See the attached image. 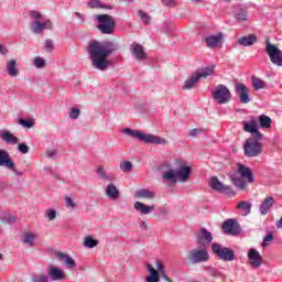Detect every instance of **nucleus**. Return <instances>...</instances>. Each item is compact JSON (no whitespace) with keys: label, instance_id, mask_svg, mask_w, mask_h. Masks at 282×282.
<instances>
[{"label":"nucleus","instance_id":"55","mask_svg":"<svg viewBox=\"0 0 282 282\" xmlns=\"http://www.w3.org/2000/svg\"><path fill=\"white\" fill-rule=\"evenodd\" d=\"M79 116H80V109L72 108V119L73 120H78Z\"/></svg>","mask_w":282,"mask_h":282},{"label":"nucleus","instance_id":"33","mask_svg":"<svg viewBox=\"0 0 282 282\" xmlns=\"http://www.w3.org/2000/svg\"><path fill=\"white\" fill-rule=\"evenodd\" d=\"M251 85L254 89V91H259L260 89H265V80L259 78V77H254L252 76L251 77Z\"/></svg>","mask_w":282,"mask_h":282},{"label":"nucleus","instance_id":"36","mask_svg":"<svg viewBox=\"0 0 282 282\" xmlns=\"http://www.w3.org/2000/svg\"><path fill=\"white\" fill-rule=\"evenodd\" d=\"M98 243H99L98 240L94 239V237L91 236H86L84 238V248H88V249L96 248Z\"/></svg>","mask_w":282,"mask_h":282},{"label":"nucleus","instance_id":"23","mask_svg":"<svg viewBox=\"0 0 282 282\" xmlns=\"http://www.w3.org/2000/svg\"><path fill=\"white\" fill-rule=\"evenodd\" d=\"M145 268L150 273V275L145 278V282H160V272H158L151 263L145 264Z\"/></svg>","mask_w":282,"mask_h":282},{"label":"nucleus","instance_id":"6","mask_svg":"<svg viewBox=\"0 0 282 282\" xmlns=\"http://www.w3.org/2000/svg\"><path fill=\"white\" fill-rule=\"evenodd\" d=\"M212 98L218 102V105H228V102L232 100V93H230L228 86L219 84L212 91Z\"/></svg>","mask_w":282,"mask_h":282},{"label":"nucleus","instance_id":"52","mask_svg":"<svg viewBox=\"0 0 282 282\" xmlns=\"http://www.w3.org/2000/svg\"><path fill=\"white\" fill-rule=\"evenodd\" d=\"M204 133V130L202 128H195L189 131L191 138H197V135H202Z\"/></svg>","mask_w":282,"mask_h":282},{"label":"nucleus","instance_id":"43","mask_svg":"<svg viewBox=\"0 0 282 282\" xmlns=\"http://www.w3.org/2000/svg\"><path fill=\"white\" fill-rule=\"evenodd\" d=\"M88 8L102 9V8H108V7L102 4V2L100 0H90L88 2ZM108 9L111 10V7H109Z\"/></svg>","mask_w":282,"mask_h":282},{"label":"nucleus","instance_id":"31","mask_svg":"<svg viewBox=\"0 0 282 282\" xmlns=\"http://www.w3.org/2000/svg\"><path fill=\"white\" fill-rule=\"evenodd\" d=\"M137 197H139V199H154L155 193L151 192L150 189L142 188L137 191Z\"/></svg>","mask_w":282,"mask_h":282},{"label":"nucleus","instance_id":"63","mask_svg":"<svg viewBox=\"0 0 282 282\" xmlns=\"http://www.w3.org/2000/svg\"><path fill=\"white\" fill-rule=\"evenodd\" d=\"M140 228H142L143 230H147V223L145 221H141Z\"/></svg>","mask_w":282,"mask_h":282},{"label":"nucleus","instance_id":"48","mask_svg":"<svg viewBox=\"0 0 282 282\" xmlns=\"http://www.w3.org/2000/svg\"><path fill=\"white\" fill-rule=\"evenodd\" d=\"M19 124H21L22 127H25L26 129H32L34 127V121L25 120V119H19Z\"/></svg>","mask_w":282,"mask_h":282},{"label":"nucleus","instance_id":"46","mask_svg":"<svg viewBox=\"0 0 282 282\" xmlns=\"http://www.w3.org/2000/svg\"><path fill=\"white\" fill-rule=\"evenodd\" d=\"M31 282H50V276L47 274H40L37 276H32Z\"/></svg>","mask_w":282,"mask_h":282},{"label":"nucleus","instance_id":"41","mask_svg":"<svg viewBox=\"0 0 282 282\" xmlns=\"http://www.w3.org/2000/svg\"><path fill=\"white\" fill-rule=\"evenodd\" d=\"M0 220L2 224H14V221H17V217L12 216L11 214H4L0 216Z\"/></svg>","mask_w":282,"mask_h":282},{"label":"nucleus","instance_id":"57","mask_svg":"<svg viewBox=\"0 0 282 282\" xmlns=\"http://www.w3.org/2000/svg\"><path fill=\"white\" fill-rule=\"evenodd\" d=\"M57 153L56 150H47L46 151V158H48V160H54V158H56Z\"/></svg>","mask_w":282,"mask_h":282},{"label":"nucleus","instance_id":"39","mask_svg":"<svg viewBox=\"0 0 282 282\" xmlns=\"http://www.w3.org/2000/svg\"><path fill=\"white\" fill-rule=\"evenodd\" d=\"M9 158L10 154H8V152L0 150V166H10Z\"/></svg>","mask_w":282,"mask_h":282},{"label":"nucleus","instance_id":"51","mask_svg":"<svg viewBox=\"0 0 282 282\" xmlns=\"http://www.w3.org/2000/svg\"><path fill=\"white\" fill-rule=\"evenodd\" d=\"M45 217H47V219L50 221H53V219H56V210L55 209H47L45 213Z\"/></svg>","mask_w":282,"mask_h":282},{"label":"nucleus","instance_id":"24","mask_svg":"<svg viewBox=\"0 0 282 282\" xmlns=\"http://www.w3.org/2000/svg\"><path fill=\"white\" fill-rule=\"evenodd\" d=\"M272 206H274V198L272 196H269L260 205V214L268 215V213H270V209L272 208Z\"/></svg>","mask_w":282,"mask_h":282},{"label":"nucleus","instance_id":"13","mask_svg":"<svg viewBox=\"0 0 282 282\" xmlns=\"http://www.w3.org/2000/svg\"><path fill=\"white\" fill-rule=\"evenodd\" d=\"M257 127H259V120L257 119H251L243 123L246 133H251L252 138H257V140H263V134L259 132Z\"/></svg>","mask_w":282,"mask_h":282},{"label":"nucleus","instance_id":"38","mask_svg":"<svg viewBox=\"0 0 282 282\" xmlns=\"http://www.w3.org/2000/svg\"><path fill=\"white\" fill-rule=\"evenodd\" d=\"M96 173L100 177V180H106L107 182H111V180H113V176H111L110 174H107V171H105L102 166H99L96 170Z\"/></svg>","mask_w":282,"mask_h":282},{"label":"nucleus","instance_id":"37","mask_svg":"<svg viewBox=\"0 0 282 282\" xmlns=\"http://www.w3.org/2000/svg\"><path fill=\"white\" fill-rule=\"evenodd\" d=\"M236 21L243 22L248 21V10L246 9H238L235 14Z\"/></svg>","mask_w":282,"mask_h":282},{"label":"nucleus","instance_id":"50","mask_svg":"<svg viewBox=\"0 0 282 282\" xmlns=\"http://www.w3.org/2000/svg\"><path fill=\"white\" fill-rule=\"evenodd\" d=\"M44 50H46V52H52V50H54V41L50 39L45 40Z\"/></svg>","mask_w":282,"mask_h":282},{"label":"nucleus","instance_id":"30","mask_svg":"<svg viewBox=\"0 0 282 282\" xmlns=\"http://www.w3.org/2000/svg\"><path fill=\"white\" fill-rule=\"evenodd\" d=\"M48 276L52 281H62V279H65V273L58 268H51L48 270Z\"/></svg>","mask_w":282,"mask_h":282},{"label":"nucleus","instance_id":"22","mask_svg":"<svg viewBox=\"0 0 282 282\" xmlns=\"http://www.w3.org/2000/svg\"><path fill=\"white\" fill-rule=\"evenodd\" d=\"M0 138L1 140H3V142H6L7 144H19V138L15 137L14 134H12L10 131L8 130H2L0 132Z\"/></svg>","mask_w":282,"mask_h":282},{"label":"nucleus","instance_id":"53","mask_svg":"<svg viewBox=\"0 0 282 282\" xmlns=\"http://www.w3.org/2000/svg\"><path fill=\"white\" fill-rule=\"evenodd\" d=\"M18 151H20V153H23V154L30 153V147H28V144L25 143H20L18 145Z\"/></svg>","mask_w":282,"mask_h":282},{"label":"nucleus","instance_id":"16","mask_svg":"<svg viewBox=\"0 0 282 282\" xmlns=\"http://www.w3.org/2000/svg\"><path fill=\"white\" fill-rule=\"evenodd\" d=\"M209 187L212 191H217V193H230L232 191L230 186L221 183L217 176H213L209 180Z\"/></svg>","mask_w":282,"mask_h":282},{"label":"nucleus","instance_id":"4","mask_svg":"<svg viewBox=\"0 0 282 282\" xmlns=\"http://www.w3.org/2000/svg\"><path fill=\"white\" fill-rule=\"evenodd\" d=\"M122 133H124V135H129L130 138H134V140L144 142L145 144H169V141H166L164 138L158 137L155 134H147L131 128L123 129Z\"/></svg>","mask_w":282,"mask_h":282},{"label":"nucleus","instance_id":"47","mask_svg":"<svg viewBox=\"0 0 282 282\" xmlns=\"http://www.w3.org/2000/svg\"><path fill=\"white\" fill-rule=\"evenodd\" d=\"M204 270L207 274H210V276H219V271L213 265L204 267Z\"/></svg>","mask_w":282,"mask_h":282},{"label":"nucleus","instance_id":"28","mask_svg":"<svg viewBox=\"0 0 282 282\" xmlns=\"http://www.w3.org/2000/svg\"><path fill=\"white\" fill-rule=\"evenodd\" d=\"M7 73L11 78L19 76V68H17V59H10L7 62Z\"/></svg>","mask_w":282,"mask_h":282},{"label":"nucleus","instance_id":"2","mask_svg":"<svg viewBox=\"0 0 282 282\" xmlns=\"http://www.w3.org/2000/svg\"><path fill=\"white\" fill-rule=\"evenodd\" d=\"M193 173V167L185 162L178 164V169L175 171L173 169L167 170L163 173V180L170 182L171 184L188 182L191 180V174Z\"/></svg>","mask_w":282,"mask_h":282},{"label":"nucleus","instance_id":"64","mask_svg":"<svg viewBox=\"0 0 282 282\" xmlns=\"http://www.w3.org/2000/svg\"><path fill=\"white\" fill-rule=\"evenodd\" d=\"M76 265V261L72 260V268Z\"/></svg>","mask_w":282,"mask_h":282},{"label":"nucleus","instance_id":"29","mask_svg":"<svg viewBox=\"0 0 282 282\" xmlns=\"http://www.w3.org/2000/svg\"><path fill=\"white\" fill-rule=\"evenodd\" d=\"M54 257L59 263H66L68 268H72V258L68 254L55 251Z\"/></svg>","mask_w":282,"mask_h":282},{"label":"nucleus","instance_id":"60","mask_svg":"<svg viewBox=\"0 0 282 282\" xmlns=\"http://www.w3.org/2000/svg\"><path fill=\"white\" fill-rule=\"evenodd\" d=\"M66 206L67 208H72V197L69 196L66 197Z\"/></svg>","mask_w":282,"mask_h":282},{"label":"nucleus","instance_id":"58","mask_svg":"<svg viewBox=\"0 0 282 282\" xmlns=\"http://www.w3.org/2000/svg\"><path fill=\"white\" fill-rule=\"evenodd\" d=\"M272 239H274V236H273L272 234L267 235V236L263 238L262 246H263V247L268 246L267 241H272Z\"/></svg>","mask_w":282,"mask_h":282},{"label":"nucleus","instance_id":"34","mask_svg":"<svg viewBox=\"0 0 282 282\" xmlns=\"http://www.w3.org/2000/svg\"><path fill=\"white\" fill-rule=\"evenodd\" d=\"M36 234L34 232H24L22 236V241L25 246H34V241H36Z\"/></svg>","mask_w":282,"mask_h":282},{"label":"nucleus","instance_id":"42","mask_svg":"<svg viewBox=\"0 0 282 282\" xmlns=\"http://www.w3.org/2000/svg\"><path fill=\"white\" fill-rule=\"evenodd\" d=\"M119 169L120 171H122V173H129L130 171L133 170V164H131V162L129 161H123L120 163Z\"/></svg>","mask_w":282,"mask_h":282},{"label":"nucleus","instance_id":"21","mask_svg":"<svg viewBox=\"0 0 282 282\" xmlns=\"http://www.w3.org/2000/svg\"><path fill=\"white\" fill-rule=\"evenodd\" d=\"M105 195L108 199H119L120 198V189L113 183H109L105 189Z\"/></svg>","mask_w":282,"mask_h":282},{"label":"nucleus","instance_id":"27","mask_svg":"<svg viewBox=\"0 0 282 282\" xmlns=\"http://www.w3.org/2000/svg\"><path fill=\"white\" fill-rule=\"evenodd\" d=\"M195 74L202 78H208V76H213L215 74V66H205L203 68H199L195 72Z\"/></svg>","mask_w":282,"mask_h":282},{"label":"nucleus","instance_id":"7","mask_svg":"<svg viewBox=\"0 0 282 282\" xmlns=\"http://www.w3.org/2000/svg\"><path fill=\"white\" fill-rule=\"evenodd\" d=\"M96 21H98L97 30H99L101 34H113V30L116 29L113 17L109 14H99L96 15Z\"/></svg>","mask_w":282,"mask_h":282},{"label":"nucleus","instance_id":"32","mask_svg":"<svg viewBox=\"0 0 282 282\" xmlns=\"http://www.w3.org/2000/svg\"><path fill=\"white\" fill-rule=\"evenodd\" d=\"M237 208L238 210H242L245 216H248L252 213V203L242 200L237 205Z\"/></svg>","mask_w":282,"mask_h":282},{"label":"nucleus","instance_id":"8","mask_svg":"<svg viewBox=\"0 0 282 282\" xmlns=\"http://www.w3.org/2000/svg\"><path fill=\"white\" fill-rule=\"evenodd\" d=\"M265 53L273 65H276V67H282V51L279 48V46L272 44L270 40L265 41Z\"/></svg>","mask_w":282,"mask_h":282},{"label":"nucleus","instance_id":"15","mask_svg":"<svg viewBox=\"0 0 282 282\" xmlns=\"http://www.w3.org/2000/svg\"><path fill=\"white\" fill-rule=\"evenodd\" d=\"M235 89L240 98V102L248 105V102H250V88H248L246 84L239 83L236 84Z\"/></svg>","mask_w":282,"mask_h":282},{"label":"nucleus","instance_id":"59","mask_svg":"<svg viewBox=\"0 0 282 282\" xmlns=\"http://www.w3.org/2000/svg\"><path fill=\"white\" fill-rule=\"evenodd\" d=\"M0 54H2V56L8 54V47H6L3 44H0Z\"/></svg>","mask_w":282,"mask_h":282},{"label":"nucleus","instance_id":"61","mask_svg":"<svg viewBox=\"0 0 282 282\" xmlns=\"http://www.w3.org/2000/svg\"><path fill=\"white\" fill-rule=\"evenodd\" d=\"M164 6H171L174 0H161Z\"/></svg>","mask_w":282,"mask_h":282},{"label":"nucleus","instance_id":"56","mask_svg":"<svg viewBox=\"0 0 282 282\" xmlns=\"http://www.w3.org/2000/svg\"><path fill=\"white\" fill-rule=\"evenodd\" d=\"M75 19H77L78 25H80V23H85V17L80 12H75Z\"/></svg>","mask_w":282,"mask_h":282},{"label":"nucleus","instance_id":"49","mask_svg":"<svg viewBox=\"0 0 282 282\" xmlns=\"http://www.w3.org/2000/svg\"><path fill=\"white\" fill-rule=\"evenodd\" d=\"M29 17L33 19V21H41L43 19V15H41L39 11H30Z\"/></svg>","mask_w":282,"mask_h":282},{"label":"nucleus","instance_id":"18","mask_svg":"<svg viewBox=\"0 0 282 282\" xmlns=\"http://www.w3.org/2000/svg\"><path fill=\"white\" fill-rule=\"evenodd\" d=\"M248 259L252 268H261V264L263 263V258L261 257V253L257 251V249L249 250Z\"/></svg>","mask_w":282,"mask_h":282},{"label":"nucleus","instance_id":"54","mask_svg":"<svg viewBox=\"0 0 282 282\" xmlns=\"http://www.w3.org/2000/svg\"><path fill=\"white\" fill-rule=\"evenodd\" d=\"M155 263H156V272H159V274L166 272L164 264H162V262L160 260H158Z\"/></svg>","mask_w":282,"mask_h":282},{"label":"nucleus","instance_id":"25","mask_svg":"<svg viewBox=\"0 0 282 282\" xmlns=\"http://www.w3.org/2000/svg\"><path fill=\"white\" fill-rule=\"evenodd\" d=\"M199 77L197 73L192 74L184 83L183 89H195L197 87V83H199Z\"/></svg>","mask_w":282,"mask_h":282},{"label":"nucleus","instance_id":"40","mask_svg":"<svg viewBox=\"0 0 282 282\" xmlns=\"http://www.w3.org/2000/svg\"><path fill=\"white\" fill-rule=\"evenodd\" d=\"M7 160H8V162H10V165H4L6 169H8L9 171H12V173H14V175H23V172L17 170V165L14 164V161H12V159L10 156Z\"/></svg>","mask_w":282,"mask_h":282},{"label":"nucleus","instance_id":"1","mask_svg":"<svg viewBox=\"0 0 282 282\" xmlns=\"http://www.w3.org/2000/svg\"><path fill=\"white\" fill-rule=\"evenodd\" d=\"M116 50H118V44L116 42L90 41L87 46V52L93 67L99 72H107V69L111 67V61L108 58L116 52Z\"/></svg>","mask_w":282,"mask_h":282},{"label":"nucleus","instance_id":"45","mask_svg":"<svg viewBox=\"0 0 282 282\" xmlns=\"http://www.w3.org/2000/svg\"><path fill=\"white\" fill-rule=\"evenodd\" d=\"M33 65L34 67H36V69H43V67H45V59H43V57L41 56H36L34 58V62H33Z\"/></svg>","mask_w":282,"mask_h":282},{"label":"nucleus","instance_id":"44","mask_svg":"<svg viewBox=\"0 0 282 282\" xmlns=\"http://www.w3.org/2000/svg\"><path fill=\"white\" fill-rule=\"evenodd\" d=\"M138 14H139L141 21L143 23H145V25H149V23H151V15H149L147 12L139 10Z\"/></svg>","mask_w":282,"mask_h":282},{"label":"nucleus","instance_id":"19","mask_svg":"<svg viewBox=\"0 0 282 282\" xmlns=\"http://www.w3.org/2000/svg\"><path fill=\"white\" fill-rule=\"evenodd\" d=\"M204 41L207 47H218V45H221V43H224V34L218 33L216 35H207L204 37Z\"/></svg>","mask_w":282,"mask_h":282},{"label":"nucleus","instance_id":"3","mask_svg":"<svg viewBox=\"0 0 282 282\" xmlns=\"http://www.w3.org/2000/svg\"><path fill=\"white\" fill-rule=\"evenodd\" d=\"M230 180L237 188L243 191V188H246L243 180H247L249 184H252V182H254V175L252 174V171H250V167L238 163V169L235 174L230 175Z\"/></svg>","mask_w":282,"mask_h":282},{"label":"nucleus","instance_id":"35","mask_svg":"<svg viewBox=\"0 0 282 282\" xmlns=\"http://www.w3.org/2000/svg\"><path fill=\"white\" fill-rule=\"evenodd\" d=\"M261 129H270L272 127V119L265 115H261L258 119Z\"/></svg>","mask_w":282,"mask_h":282},{"label":"nucleus","instance_id":"11","mask_svg":"<svg viewBox=\"0 0 282 282\" xmlns=\"http://www.w3.org/2000/svg\"><path fill=\"white\" fill-rule=\"evenodd\" d=\"M195 239L198 246L206 248V246H210V243H213V232L203 227L196 232Z\"/></svg>","mask_w":282,"mask_h":282},{"label":"nucleus","instance_id":"17","mask_svg":"<svg viewBox=\"0 0 282 282\" xmlns=\"http://www.w3.org/2000/svg\"><path fill=\"white\" fill-rule=\"evenodd\" d=\"M130 52L137 61H144L147 59V52H144V46L139 44L138 42H134L130 45Z\"/></svg>","mask_w":282,"mask_h":282},{"label":"nucleus","instance_id":"26","mask_svg":"<svg viewBox=\"0 0 282 282\" xmlns=\"http://www.w3.org/2000/svg\"><path fill=\"white\" fill-rule=\"evenodd\" d=\"M257 43V35L249 34L247 36H242L238 40V45H242V47H250Z\"/></svg>","mask_w":282,"mask_h":282},{"label":"nucleus","instance_id":"9","mask_svg":"<svg viewBox=\"0 0 282 282\" xmlns=\"http://www.w3.org/2000/svg\"><path fill=\"white\" fill-rule=\"evenodd\" d=\"M210 259V253L206 248H195L189 251L188 261L192 265H197V263H206Z\"/></svg>","mask_w":282,"mask_h":282},{"label":"nucleus","instance_id":"5","mask_svg":"<svg viewBox=\"0 0 282 282\" xmlns=\"http://www.w3.org/2000/svg\"><path fill=\"white\" fill-rule=\"evenodd\" d=\"M263 139L248 138L243 144V154L246 158H259L263 153V143L260 142Z\"/></svg>","mask_w":282,"mask_h":282},{"label":"nucleus","instance_id":"10","mask_svg":"<svg viewBox=\"0 0 282 282\" xmlns=\"http://www.w3.org/2000/svg\"><path fill=\"white\" fill-rule=\"evenodd\" d=\"M212 250L214 254H217L221 261H235V251L228 247H224L220 243L214 242L212 245Z\"/></svg>","mask_w":282,"mask_h":282},{"label":"nucleus","instance_id":"14","mask_svg":"<svg viewBox=\"0 0 282 282\" xmlns=\"http://www.w3.org/2000/svg\"><path fill=\"white\" fill-rule=\"evenodd\" d=\"M52 28H54V23H52L50 20L44 22L33 21L30 24V30L33 32V34H42L43 30H52Z\"/></svg>","mask_w":282,"mask_h":282},{"label":"nucleus","instance_id":"62","mask_svg":"<svg viewBox=\"0 0 282 282\" xmlns=\"http://www.w3.org/2000/svg\"><path fill=\"white\" fill-rule=\"evenodd\" d=\"M276 228H282V217L276 221Z\"/></svg>","mask_w":282,"mask_h":282},{"label":"nucleus","instance_id":"12","mask_svg":"<svg viewBox=\"0 0 282 282\" xmlns=\"http://www.w3.org/2000/svg\"><path fill=\"white\" fill-rule=\"evenodd\" d=\"M223 232L231 237H237L241 232V225L237 220L229 218L223 223Z\"/></svg>","mask_w":282,"mask_h":282},{"label":"nucleus","instance_id":"20","mask_svg":"<svg viewBox=\"0 0 282 282\" xmlns=\"http://www.w3.org/2000/svg\"><path fill=\"white\" fill-rule=\"evenodd\" d=\"M133 208L140 213V215H151V213L155 210V205H145L142 202H135Z\"/></svg>","mask_w":282,"mask_h":282}]
</instances>
